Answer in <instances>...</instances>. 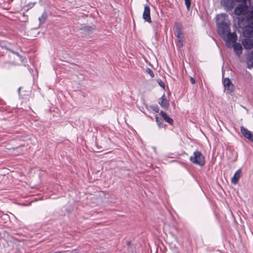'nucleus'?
I'll list each match as a JSON object with an SVG mask.
<instances>
[{"instance_id":"29","label":"nucleus","mask_w":253,"mask_h":253,"mask_svg":"<svg viewBox=\"0 0 253 253\" xmlns=\"http://www.w3.org/2000/svg\"><path fill=\"white\" fill-rule=\"evenodd\" d=\"M21 87H19L18 88V93L20 94V90H21Z\"/></svg>"},{"instance_id":"26","label":"nucleus","mask_w":253,"mask_h":253,"mask_svg":"<svg viewBox=\"0 0 253 253\" xmlns=\"http://www.w3.org/2000/svg\"><path fill=\"white\" fill-rule=\"evenodd\" d=\"M158 83L161 87L163 88L165 87V84L162 80H160L159 81H158Z\"/></svg>"},{"instance_id":"2","label":"nucleus","mask_w":253,"mask_h":253,"mask_svg":"<svg viewBox=\"0 0 253 253\" xmlns=\"http://www.w3.org/2000/svg\"><path fill=\"white\" fill-rule=\"evenodd\" d=\"M190 161L196 165L203 167L205 165V158L202 152L198 150L195 151L189 158Z\"/></svg>"},{"instance_id":"24","label":"nucleus","mask_w":253,"mask_h":253,"mask_svg":"<svg viewBox=\"0 0 253 253\" xmlns=\"http://www.w3.org/2000/svg\"><path fill=\"white\" fill-rule=\"evenodd\" d=\"M13 150L16 151V152L14 153L15 155H18L19 153L22 152V150L21 149V147H17L16 148H14Z\"/></svg>"},{"instance_id":"4","label":"nucleus","mask_w":253,"mask_h":253,"mask_svg":"<svg viewBox=\"0 0 253 253\" xmlns=\"http://www.w3.org/2000/svg\"><path fill=\"white\" fill-rule=\"evenodd\" d=\"M221 3L227 11H231L235 6L234 0H221Z\"/></svg>"},{"instance_id":"32","label":"nucleus","mask_w":253,"mask_h":253,"mask_svg":"<svg viewBox=\"0 0 253 253\" xmlns=\"http://www.w3.org/2000/svg\"><path fill=\"white\" fill-rule=\"evenodd\" d=\"M127 243L128 245H129L130 244V242H127Z\"/></svg>"},{"instance_id":"21","label":"nucleus","mask_w":253,"mask_h":253,"mask_svg":"<svg viewBox=\"0 0 253 253\" xmlns=\"http://www.w3.org/2000/svg\"><path fill=\"white\" fill-rule=\"evenodd\" d=\"M246 18L248 20H253V10L250 12L248 11V13L246 14Z\"/></svg>"},{"instance_id":"5","label":"nucleus","mask_w":253,"mask_h":253,"mask_svg":"<svg viewBox=\"0 0 253 253\" xmlns=\"http://www.w3.org/2000/svg\"><path fill=\"white\" fill-rule=\"evenodd\" d=\"M143 19L145 22L149 23H152L151 15H150V8L149 5H146L144 6V9L142 15Z\"/></svg>"},{"instance_id":"13","label":"nucleus","mask_w":253,"mask_h":253,"mask_svg":"<svg viewBox=\"0 0 253 253\" xmlns=\"http://www.w3.org/2000/svg\"><path fill=\"white\" fill-rule=\"evenodd\" d=\"M158 103L161 105V106L164 108V109H167L169 107V101L167 99L166 96L165 94H164L162 95V96L159 99Z\"/></svg>"},{"instance_id":"6","label":"nucleus","mask_w":253,"mask_h":253,"mask_svg":"<svg viewBox=\"0 0 253 253\" xmlns=\"http://www.w3.org/2000/svg\"><path fill=\"white\" fill-rule=\"evenodd\" d=\"M223 84L224 89L228 93H230L234 91V85L229 78H226L224 80Z\"/></svg>"},{"instance_id":"33","label":"nucleus","mask_w":253,"mask_h":253,"mask_svg":"<svg viewBox=\"0 0 253 253\" xmlns=\"http://www.w3.org/2000/svg\"><path fill=\"white\" fill-rule=\"evenodd\" d=\"M249 1V2L250 3H251V0H248Z\"/></svg>"},{"instance_id":"23","label":"nucleus","mask_w":253,"mask_h":253,"mask_svg":"<svg viewBox=\"0 0 253 253\" xmlns=\"http://www.w3.org/2000/svg\"><path fill=\"white\" fill-rule=\"evenodd\" d=\"M146 72L149 74L151 78H154L155 75L153 72V71L149 68H147L146 69Z\"/></svg>"},{"instance_id":"20","label":"nucleus","mask_w":253,"mask_h":253,"mask_svg":"<svg viewBox=\"0 0 253 253\" xmlns=\"http://www.w3.org/2000/svg\"><path fill=\"white\" fill-rule=\"evenodd\" d=\"M47 18V14L46 11H44L42 16L39 18L40 24L42 25L45 22V20Z\"/></svg>"},{"instance_id":"11","label":"nucleus","mask_w":253,"mask_h":253,"mask_svg":"<svg viewBox=\"0 0 253 253\" xmlns=\"http://www.w3.org/2000/svg\"><path fill=\"white\" fill-rule=\"evenodd\" d=\"M248 28L243 31V35L246 38H250L253 37V23L249 24Z\"/></svg>"},{"instance_id":"30","label":"nucleus","mask_w":253,"mask_h":253,"mask_svg":"<svg viewBox=\"0 0 253 253\" xmlns=\"http://www.w3.org/2000/svg\"><path fill=\"white\" fill-rule=\"evenodd\" d=\"M71 253H78L76 251H73L71 252Z\"/></svg>"},{"instance_id":"1","label":"nucleus","mask_w":253,"mask_h":253,"mask_svg":"<svg viewBox=\"0 0 253 253\" xmlns=\"http://www.w3.org/2000/svg\"><path fill=\"white\" fill-rule=\"evenodd\" d=\"M226 16V14H221L217 16L218 20L221 19V21L217 23L218 33L223 39H225L227 33L230 31L229 24L228 21L225 20Z\"/></svg>"},{"instance_id":"22","label":"nucleus","mask_w":253,"mask_h":253,"mask_svg":"<svg viewBox=\"0 0 253 253\" xmlns=\"http://www.w3.org/2000/svg\"><path fill=\"white\" fill-rule=\"evenodd\" d=\"M150 108L155 112L158 113L159 112V107L157 105H151Z\"/></svg>"},{"instance_id":"28","label":"nucleus","mask_w":253,"mask_h":253,"mask_svg":"<svg viewBox=\"0 0 253 253\" xmlns=\"http://www.w3.org/2000/svg\"><path fill=\"white\" fill-rule=\"evenodd\" d=\"M190 82L192 84H194L195 83V82H196L195 79L194 78H193V77H191L190 79Z\"/></svg>"},{"instance_id":"27","label":"nucleus","mask_w":253,"mask_h":253,"mask_svg":"<svg viewBox=\"0 0 253 253\" xmlns=\"http://www.w3.org/2000/svg\"><path fill=\"white\" fill-rule=\"evenodd\" d=\"M235 2H241L242 3H247V0H234Z\"/></svg>"},{"instance_id":"31","label":"nucleus","mask_w":253,"mask_h":253,"mask_svg":"<svg viewBox=\"0 0 253 253\" xmlns=\"http://www.w3.org/2000/svg\"><path fill=\"white\" fill-rule=\"evenodd\" d=\"M244 18H242V19H240V18H239V21H243L244 20Z\"/></svg>"},{"instance_id":"15","label":"nucleus","mask_w":253,"mask_h":253,"mask_svg":"<svg viewBox=\"0 0 253 253\" xmlns=\"http://www.w3.org/2000/svg\"><path fill=\"white\" fill-rule=\"evenodd\" d=\"M241 173L242 170L241 169H239L235 172L231 179V182L233 184H236L238 182L239 180L241 177Z\"/></svg>"},{"instance_id":"9","label":"nucleus","mask_w":253,"mask_h":253,"mask_svg":"<svg viewBox=\"0 0 253 253\" xmlns=\"http://www.w3.org/2000/svg\"><path fill=\"white\" fill-rule=\"evenodd\" d=\"M241 131L244 137L253 143V134L251 131L243 126H241Z\"/></svg>"},{"instance_id":"16","label":"nucleus","mask_w":253,"mask_h":253,"mask_svg":"<svg viewBox=\"0 0 253 253\" xmlns=\"http://www.w3.org/2000/svg\"><path fill=\"white\" fill-rule=\"evenodd\" d=\"M178 39V42L176 43L177 47L180 48L182 47L184 45V34H179L178 36H175Z\"/></svg>"},{"instance_id":"18","label":"nucleus","mask_w":253,"mask_h":253,"mask_svg":"<svg viewBox=\"0 0 253 253\" xmlns=\"http://www.w3.org/2000/svg\"><path fill=\"white\" fill-rule=\"evenodd\" d=\"M155 119L157 124L160 128H164L166 126V125L164 123L163 118H160L157 115H156Z\"/></svg>"},{"instance_id":"7","label":"nucleus","mask_w":253,"mask_h":253,"mask_svg":"<svg viewBox=\"0 0 253 253\" xmlns=\"http://www.w3.org/2000/svg\"><path fill=\"white\" fill-rule=\"evenodd\" d=\"M182 24L180 22H176L174 23L173 31L175 36L183 34Z\"/></svg>"},{"instance_id":"14","label":"nucleus","mask_w":253,"mask_h":253,"mask_svg":"<svg viewBox=\"0 0 253 253\" xmlns=\"http://www.w3.org/2000/svg\"><path fill=\"white\" fill-rule=\"evenodd\" d=\"M160 115L162 116L163 119L165 120L167 123L170 125H172L174 121L164 111H161Z\"/></svg>"},{"instance_id":"10","label":"nucleus","mask_w":253,"mask_h":253,"mask_svg":"<svg viewBox=\"0 0 253 253\" xmlns=\"http://www.w3.org/2000/svg\"><path fill=\"white\" fill-rule=\"evenodd\" d=\"M246 63L248 68L251 69L253 68V50L247 54Z\"/></svg>"},{"instance_id":"25","label":"nucleus","mask_w":253,"mask_h":253,"mask_svg":"<svg viewBox=\"0 0 253 253\" xmlns=\"http://www.w3.org/2000/svg\"><path fill=\"white\" fill-rule=\"evenodd\" d=\"M185 4L188 10H189L191 6V0H184Z\"/></svg>"},{"instance_id":"3","label":"nucleus","mask_w":253,"mask_h":253,"mask_svg":"<svg viewBox=\"0 0 253 253\" xmlns=\"http://www.w3.org/2000/svg\"><path fill=\"white\" fill-rule=\"evenodd\" d=\"M237 15H245L248 13V6L247 3H241L235 7L234 11Z\"/></svg>"},{"instance_id":"8","label":"nucleus","mask_w":253,"mask_h":253,"mask_svg":"<svg viewBox=\"0 0 253 253\" xmlns=\"http://www.w3.org/2000/svg\"><path fill=\"white\" fill-rule=\"evenodd\" d=\"M225 38L227 39L225 40L227 42L229 43H235L237 40V36L235 33H231L230 31L227 33L226 36Z\"/></svg>"},{"instance_id":"17","label":"nucleus","mask_w":253,"mask_h":253,"mask_svg":"<svg viewBox=\"0 0 253 253\" xmlns=\"http://www.w3.org/2000/svg\"><path fill=\"white\" fill-rule=\"evenodd\" d=\"M242 43L246 49H251L253 48V44L251 39H246L242 42Z\"/></svg>"},{"instance_id":"12","label":"nucleus","mask_w":253,"mask_h":253,"mask_svg":"<svg viewBox=\"0 0 253 253\" xmlns=\"http://www.w3.org/2000/svg\"><path fill=\"white\" fill-rule=\"evenodd\" d=\"M96 26L94 25L91 26H84L81 28V30L84 31L85 34L89 35L91 34L95 30Z\"/></svg>"},{"instance_id":"19","label":"nucleus","mask_w":253,"mask_h":253,"mask_svg":"<svg viewBox=\"0 0 253 253\" xmlns=\"http://www.w3.org/2000/svg\"><path fill=\"white\" fill-rule=\"evenodd\" d=\"M233 48L235 51L236 52L237 54H238V52H239V54H241L242 52V46L241 45V44L239 43H233Z\"/></svg>"}]
</instances>
